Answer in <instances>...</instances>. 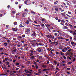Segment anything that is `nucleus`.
I'll return each mask as SVG.
<instances>
[{"mask_svg": "<svg viewBox=\"0 0 76 76\" xmlns=\"http://www.w3.org/2000/svg\"><path fill=\"white\" fill-rule=\"evenodd\" d=\"M73 47H75L76 45V43L73 42H72L71 43Z\"/></svg>", "mask_w": 76, "mask_h": 76, "instance_id": "f257e3e1", "label": "nucleus"}, {"mask_svg": "<svg viewBox=\"0 0 76 76\" xmlns=\"http://www.w3.org/2000/svg\"><path fill=\"white\" fill-rule=\"evenodd\" d=\"M67 49L66 48H64L62 50V51L63 52V53H65V52H66V51H67Z\"/></svg>", "mask_w": 76, "mask_h": 76, "instance_id": "f03ea898", "label": "nucleus"}, {"mask_svg": "<svg viewBox=\"0 0 76 76\" xmlns=\"http://www.w3.org/2000/svg\"><path fill=\"white\" fill-rule=\"evenodd\" d=\"M26 15H27V13L26 12H24L22 15V17H23V18H24L25 17Z\"/></svg>", "mask_w": 76, "mask_h": 76, "instance_id": "7ed1b4c3", "label": "nucleus"}, {"mask_svg": "<svg viewBox=\"0 0 76 76\" xmlns=\"http://www.w3.org/2000/svg\"><path fill=\"white\" fill-rule=\"evenodd\" d=\"M41 51H45V49L44 47H40Z\"/></svg>", "mask_w": 76, "mask_h": 76, "instance_id": "20e7f679", "label": "nucleus"}, {"mask_svg": "<svg viewBox=\"0 0 76 76\" xmlns=\"http://www.w3.org/2000/svg\"><path fill=\"white\" fill-rule=\"evenodd\" d=\"M12 29L13 31H17L18 30V28H12Z\"/></svg>", "mask_w": 76, "mask_h": 76, "instance_id": "39448f33", "label": "nucleus"}, {"mask_svg": "<svg viewBox=\"0 0 76 76\" xmlns=\"http://www.w3.org/2000/svg\"><path fill=\"white\" fill-rule=\"evenodd\" d=\"M3 45H4L5 47H7L8 44H7V43H6V42H4L3 43Z\"/></svg>", "mask_w": 76, "mask_h": 76, "instance_id": "423d86ee", "label": "nucleus"}, {"mask_svg": "<svg viewBox=\"0 0 76 76\" xmlns=\"http://www.w3.org/2000/svg\"><path fill=\"white\" fill-rule=\"evenodd\" d=\"M39 60H42V56H39Z\"/></svg>", "mask_w": 76, "mask_h": 76, "instance_id": "0eeeda50", "label": "nucleus"}, {"mask_svg": "<svg viewBox=\"0 0 76 76\" xmlns=\"http://www.w3.org/2000/svg\"><path fill=\"white\" fill-rule=\"evenodd\" d=\"M33 33L31 34V36H35V37H36V35H35L36 33L34 32H33Z\"/></svg>", "mask_w": 76, "mask_h": 76, "instance_id": "6e6552de", "label": "nucleus"}, {"mask_svg": "<svg viewBox=\"0 0 76 76\" xmlns=\"http://www.w3.org/2000/svg\"><path fill=\"white\" fill-rule=\"evenodd\" d=\"M42 66L43 68H46L47 67V66L45 65H42Z\"/></svg>", "mask_w": 76, "mask_h": 76, "instance_id": "1a4fd4ad", "label": "nucleus"}, {"mask_svg": "<svg viewBox=\"0 0 76 76\" xmlns=\"http://www.w3.org/2000/svg\"><path fill=\"white\" fill-rule=\"evenodd\" d=\"M58 39H65L64 38L62 37H59L58 38Z\"/></svg>", "mask_w": 76, "mask_h": 76, "instance_id": "9d476101", "label": "nucleus"}, {"mask_svg": "<svg viewBox=\"0 0 76 76\" xmlns=\"http://www.w3.org/2000/svg\"><path fill=\"white\" fill-rule=\"evenodd\" d=\"M63 28V29H68V27L66 26H64Z\"/></svg>", "mask_w": 76, "mask_h": 76, "instance_id": "9b49d317", "label": "nucleus"}, {"mask_svg": "<svg viewBox=\"0 0 76 76\" xmlns=\"http://www.w3.org/2000/svg\"><path fill=\"white\" fill-rule=\"evenodd\" d=\"M37 51L39 52H41V47H40L39 48L37 49Z\"/></svg>", "mask_w": 76, "mask_h": 76, "instance_id": "f8f14e48", "label": "nucleus"}, {"mask_svg": "<svg viewBox=\"0 0 76 76\" xmlns=\"http://www.w3.org/2000/svg\"><path fill=\"white\" fill-rule=\"evenodd\" d=\"M46 37L48 38H51V35H46Z\"/></svg>", "mask_w": 76, "mask_h": 76, "instance_id": "ddd939ff", "label": "nucleus"}, {"mask_svg": "<svg viewBox=\"0 0 76 76\" xmlns=\"http://www.w3.org/2000/svg\"><path fill=\"white\" fill-rule=\"evenodd\" d=\"M59 49H60V50H62V49H63V47L61 45L59 47Z\"/></svg>", "mask_w": 76, "mask_h": 76, "instance_id": "4468645a", "label": "nucleus"}, {"mask_svg": "<svg viewBox=\"0 0 76 76\" xmlns=\"http://www.w3.org/2000/svg\"><path fill=\"white\" fill-rule=\"evenodd\" d=\"M45 26H46L48 28V27H50V24H45Z\"/></svg>", "mask_w": 76, "mask_h": 76, "instance_id": "2eb2a0df", "label": "nucleus"}, {"mask_svg": "<svg viewBox=\"0 0 76 76\" xmlns=\"http://www.w3.org/2000/svg\"><path fill=\"white\" fill-rule=\"evenodd\" d=\"M72 35L73 36H74V37H76V33L75 32L73 33Z\"/></svg>", "mask_w": 76, "mask_h": 76, "instance_id": "dca6fc26", "label": "nucleus"}, {"mask_svg": "<svg viewBox=\"0 0 76 76\" xmlns=\"http://www.w3.org/2000/svg\"><path fill=\"white\" fill-rule=\"evenodd\" d=\"M16 51H17V50L16 49L13 50L12 51V52H14V53H16Z\"/></svg>", "mask_w": 76, "mask_h": 76, "instance_id": "f3484780", "label": "nucleus"}, {"mask_svg": "<svg viewBox=\"0 0 76 76\" xmlns=\"http://www.w3.org/2000/svg\"><path fill=\"white\" fill-rule=\"evenodd\" d=\"M31 13L32 14H33V15H35V13L33 11H31Z\"/></svg>", "mask_w": 76, "mask_h": 76, "instance_id": "a211bd4d", "label": "nucleus"}, {"mask_svg": "<svg viewBox=\"0 0 76 76\" xmlns=\"http://www.w3.org/2000/svg\"><path fill=\"white\" fill-rule=\"evenodd\" d=\"M50 38H52V39H54V36L51 35V36H50Z\"/></svg>", "mask_w": 76, "mask_h": 76, "instance_id": "6ab92c4d", "label": "nucleus"}, {"mask_svg": "<svg viewBox=\"0 0 76 76\" xmlns=\"http://www.w3.org/2000/svg\"><path fill=\"white\" fill-rule=\"evenodd\" d=\"M18 38H19L20 39H22V36H18Z\"/></svg>", "mask_w": 76, "mask_h": 76, "instance_id": "aec40b11", "label": "nucleus"}, {"mask_svg": "<svg viewBox=\"0 0 76 76\" xmlns=\"http://www.w3.org/2000/svg\"><path fill=\"white\" fill-rule=\"evenodd\" d=\"M9 58V57L5 58V61H7V60H8Z\"/></svg>", "mask_w": 76, "mask_h": 76, "instance_id": "412c9836", "label": "nucleus"}, {"mask_svg": "<svg viewBox=\"0 0 76 76\" xmlns=\"http://www.w3.org/2000/svg\"><path fill=\"white\" fill-rule=\"evenodd\" d=\"M26 23L27 24H29V21L28 20H27L26 21Z\"/></svg>", "mask_w": 76, "mask_h": 76, "instance_id": "4be33fe9", "label": "nucleus"}, {"mask_svg": "<svg viewBox=\"0 0 76 76\" xmlns=\"http://www.w3.org/2000/svg\"><path fill=\"white\" fill-rule=\"evenodd\" d=\"M60 54H61V56H64V53H63V52H60Z\"/></svg>", "mask_w": 76, "mask_h": 76, "instance_id": "5701e85b", "label": "nucleus"}, {"mask_svg": "<svg viewBox=\"0 0 76 76\" xmlns=\"http://www.w3.org/2000/svg\"><path fill=\"white\" fill-rule=\"evenodd\" d=\"M6 65H7V66H8V65H9V62L7 61L6 62Z\"/></svg>", "mask_w": 76, "mask_h": 76, "instance_id": "b1692460", "label": "nucleus"}, {"mask_svg": "<svg viewBox=\"0 0 76 76\" xmlns=\"http://www.w3.org/2000/svg\"><path fill=\"white\" fill-rule=\"evenodd\" d=\"M61 15L63 16H64V17H66V15H64V14L63 13H62L61 14Z\"/></svg>", "mask_w": 76, "mask_h": 76, "instance_id": "393cba45", "label": "nucleus"}, {"mask_svg": "<svg viewBox=\"0 0 76 76\" xmlns=\"http://www.w3.org/2000/svg\"><path fill=\"white\" fill-rule=\"evenodd\" d=\"M8 60L9 61H12V59L11 58L8 59Z\"/></svg>", "mask_w": 76, "mask_h": 76, "instance_id": "a878e982", "label": "nucleus"}, {"mask_svg": "<svg viewBox=\"0 0 76 76\" xmlns=\"http://www.w3.org/2000/svg\"><path fill=\"white\" fill-rule=\"evenodd\" d=\"M14 25H17V24H18V23L16 22H15L14 23Z\"/></svg>", "mask_w": 76, "mask_h": 76, "instance_id": "bb28decb", "label": "nucleus"}, {"mask_svg": "<svg viewBox=\"0 0 76 76\" xmlns=\"http://www.w3.org/2000/svg\"><path fill=\"white\" fill-rule=\"evenodd\" d=\"M26 32H27V33H28V32H30V30L29 29H27L26 31Z\"/></svg>", "mask_w": 76, "mask_h": 76, "instance_id": "cd10ccee", "label": "nucleus"}, {"mask_svg": "<svg viewBox=\"0 0 76 76\" xmlns=\"http://www.w3.org/2000/svg\"><path fill=\"white\" fill-rule=\"evenodd\" d=\"M48 69H43V71H47Z\"/></svg>", "mask_w": 76, "mask_h": 76, "instance_id": "c85d7f7f", "label": "nucleus"}, {"mask_svg": "<svg viewBox=\"0 0 76 76\" xmlns=\"http://www.w3.org/2000/svg\"><path fill=\"white\" fill-rule=\"evenodd\" d=\"M35 56H32L31 57V58H32V59H33V60H34V58H35Z\"/></svg>", "mask_w": 76, "mask_h": 76, "instance_id": "c756f323", "label": "nucleus"}, {"mask_svg": "<svg viewBox=\"0 0 76 76\" xmlns=\"http://www.w3.org/2000/svg\"><path fill=\"white\" fill-rule=\"evenodd\" d=\"M53 62L55 64V65H57V61H53Z\"/></svg>", "mask_w": 76, "mask_h": 76, "instance_id": "7c9ffc66", "label": "nucleus"}, {"mask_svg": "<svg viewBox=\"0 0 76 76\" xmlns=\"http://www.w3.org/2000/svg\"><path fill=\"white\" fill-rule=\"evenodd\" d=\"M28 2V0H26L24 1V3L26 4H27V2Z\"/></svg>", "mask_w": 76, "mask_h": 76, "instance_id": "2f4dec72", "label": "nucleus"}, {"mask_svg": "<svg viewBox=\"0 0 76 76\" xmlns=\"http://www.w3.org/2000/svg\"><path fill=\"white\" fill-rule=\"evenodd\" d=\"M61 22L62 23H65V21L63 20H61Z\"/></svg>", "mask_w": 76, "mask_h": 76, "instance_id": "473e14b6", "label": "nucleus"}, {"mask_svg": "<svg viewBox=\"0 0 76 76\" xmlns=\"http://www.w3.org/2000/svg\"><path fill=\"white\" fill-rule=\"evenodd\" d=\"M14 74L12 72L10 73V76H12V75H13Z\"/></svg>", "mask_w": 76, "mask_h": 76, "instance_id": "72a5a7b5", "label": "nucleus"}, {"mask_svg": "<svg viewBox=\"0 0 76 76\" xmlns=\"http://www.w3.org/2000/svg\"><path fill=\"white\" fill-rule=\"evenodd\" d=\"M36 61V62H37L38 63H39V60L38 59H37Z\"/></svg>", "mask_w": 76, "mask_h": 76, "instance_id": "f704fd0d", "label": "nucleus"}, {"mask_svg": "<svg viewBox=\"0 0 76 76\" xmlns=\"http://www.w3.org/2000/svg\"><path fill=\"white\" fill-rule=\"evenodd\" d=\"M16 65L18 66H19V63L17 62L16 64Z\"/></svg>", "mask_w": 76, "mask_h": 76, "instance_id": "c9c22d12", "label": "nucleus"}, {"mask_svg": "<svg viewBox=\"0 0 76 76\" xmlns=\"http://www.w3.org/2000/svg\"><path fill=\"white\" fill-rule=\"evenodd\" d=\"M20 27H23V28L24 27V26H22V24H20Z\"/></svg>", "mask_w": 76, "mask_h": 76, "instance_id": "e433bc0d", "label": "nucleus"}, {"mask_svg": "<svg viewBox=\"0 0 76 76\" xmlns=\"http://www.w3.org/2000/svg\"><path fill=\"white\" fill-rule=\"evenodd\" d=\"M60 65V64L59 63H58L57 64V66H56V67H58Z\"/></svg>", "mask_w": 76, "mask_h": 76, "instance_id": "4c0bfd02", "label": "nucleus"}, {"mask_svg": "<svg viewBox=\"0 0 76 76\" xmlns=\"http://www.w3.org/2000/svg\"><path fill=\"white\" fill-rule=\"evenodd\" d=\"M76 37H75V36H74V39L75 41H76Z\"/></svg>", "mask_w": 76, "mask_h": 76, "instance_id": "58836bf2", "label": "nucleus"}, {"mask_svg": "<svg viewBox=\"0 0 76 76\" xmlns=\"http://www.w3.org/2000/svg\"><path fill=\"white\" fill-rule=\"evenodd\" d=\"M68 14H69V15H70V14H71L72 13L71 12H69L68 11Z\"/></svg>", "mask_w": 76, "mask_h": 76, "instance_id": "ea45409f", "label": "nucleus"}, {"mask_svg": "<svg viewBox=\"0 0 76 76\" xmlns=\"http://www.w3.org/2000/svg\"><path fill=\"white\" fill-rule=\"evenodd\" d=\"M22 37H23V38H25V34H23L22 35Z\"/></svg>", "mask_w": 76, "mask_h": 76, "instance_id": "a19ab883", "label": "nucleus"}, {"mask_svg": "<svg viewBox=\"0 0 76 76\" xmlns=\"http://www.w3.org/2000/svg\"><path fill=\"white\" fill-rule=\"evenodd\" d=\"M33 62H34V64H35V65H37V62H35V61H34Z\"/></svg>", "mask_w": 76, "mask_h": 76, "instance_id": "79ce46f5", "label": "nucleus"}, {"mask_svg": "<svg viewBox=\"0 0 76 76\" xmlns=\"http://www.w3.org/2000/svg\"><path fill=\"white\" fill-rule=\"evenodd\" d=\"M72 62H69L68 63V64H72Z\"/></svg>", "mask_w": 76, "mask_h": 76, "instance_id": "37998d69", "label": "nucleus"}, {"mask_svg": "<svg viewBox=\"0 0 76 76\" xmlns=\"http://www.w3.org/2000/svg\"><path fill=\"white\" fill-rule=\"evenodd\" d=\"M62 63H66V62L65 61H62Z\"/></svg>", "mask_w": 76, "mask_h": 76, "instance_id": "c03bdc74", "label": "nucleus"}, {"mask_svg": "<svg viewBox=\"0 0 76 76\" xmlns=\"http://www.w3.org/2000/svg\"><path fill=\"white\" fill-rule=\"evenodd\" d=\"M69 32H70V33H71V34H72V33H73V31L72 30H70L69 31Z\"/></svg>", "mask_w": 76, "mask_h": 76, "instance_id": "a18cd8bd", "label": "nucleus"}, {"mask_svg": "<svg viewBox=\"0 0 76 76\" xmlns=\"http://www.w3.org/2000/svg\"><path fill=\"white\" fill-rule=\"evenodd\" d=\"M63 58H64V59H66V58H67L65 56H63Z\"/></svg>", "mask_w": 76, "mask_h": 76, "instance_id": "49530a36", "label": "nucleus"}, {"mask_svg": "<svg viewBox=\"0 0 76 76\" xmlns=\"http://www.w3.org/2000/svg\"><path fill=\"white\" fill-rule=\"evenodd\" d=\"M3 50V48H0V50L1 51H2Z\"/></svg>", "mask_w": 76, "mask_h": 76, "instance_id": "de8ad7c7", "label": "nucleus"}, {"mask_svg": "<svg viewBox=\"0 0 76 76\" xmlns=\"http://www.w3.org/2000/svg\"><path fill=\"white\" fill-rule=\"evenodd\" d=\"M69 40V39H65V41H68Z\"/></svg>", "mask_w": 76, "mask_h": 76, "instance_id": "09e8293b", "label": "nucleus"}, {"mask_svg": "<svg viewBox=\"0 0 76 76\" xmlns=\"http://www.w3.org/2000/svg\"><path fill=\"white\" fill-rule=\"evenodd\" d=\"M59 54V53L58 52H56V54H57V55H58Z\"/></svg>", "mask_w": 76, "mask_h": 76, "instance_id": "8fccbe9b", "label": "nucleus"}, {"mask_svg": "<svg viewBox=\"0 0 76 76\" xmlns=\"http://www.w3.org/2000/svg\"><path fill=\"white\" fill-rule=\"evenodd\" d=\"M65 15H66V16H68V17H69V18L70 17V16L69 15L66 14Z\"/></svg>", "mask_w": 76, "mask_h": 76, "instance_id": "3c124183", "label": "nucleus"}, {"mask_svg": "<svg viewBox=\"0 0 76 76\" xmlns=\"http://www.w3.org/2000/svg\"><path fill=\"white\" fill-rule=\"evenodd\" d=\"M3 16V15L2 14H0V18H1Z\"/></svg>", "mask_w": 76, "mask_h": 76, "instance_id": "603ef678", "label": "nucleus"}, {"mask_svg": "<svg viewBox=\"0 0 76 76\" xmlns=\"http://www.w3.org/2000/svg\"><path fill=\"white\" fill-rule=\"evenodd\" d=\"M34 22L37 25V24H38V23H37V21H34Z\"/></svg>", "mask_w": 76, "mask_h": 76, "instance_id": "864d4df0", "label": "nucleus"}, {"mask_svg": "<svg viewBox=\"0 0 76 76\" xmlns=\"http://www.w3.org/2000/svg\"><path fill=\"white\" fill-rule=\"evenodd\" d=\"M55 10H56V11H58V8H55Z\"/></svg>", "mask_w": 76, "mask_h": 76, "instance_id": "5fc2aeb1", "label": "nucleus"}, {"mask_svg": "<svg viewBox=\"0 0 76 76\" xmlns=\"http://www.w3.org/2000/svg\"><path fill=\"white\" fill-rule=\"evenodd\" d=\"M12 13H13V14H15L16 13V12L15 11H12Z\"/></svg>", "mask_w": 76, "mask_h": 76, "instance_id": "6e6d98bb", "label": "nucleus"}, {"mask_svg": "<svg viewBox=\"0 0 76 76\" xmlns=\"http://www.w3.org/2000/svg\"><path fill=\"white\" fill-rule=\"evenodd\" d=\"M30 56H33V54H32V53H31L30 54Z\"/></svg>", "mask_w": 76, "mask_h": 76, "instance_id": "4d7b16f0", "label": "nucleus"}, {"mask_svg": "<svg viewBox=\"0 0 76 76\" xmlns=\"http://www.w3.org/2000/svg\"><path fill=\"white\" fill-rule=\"evenodd\" d=\"M36 69H38V66L37 65H36Z\"/></svg>", "mask_w": 76, "mask_h": 76, "instance_id": "13d9d810", "label": "nucleus"}, {"mask_svg": "<svg viewBox=\"0 0 76 76\" xmlns=\"http://www.w3.org/2000/svg\"><path fill=\"white\" fill-rule=\"evenodd\" d=\"M34 75H38V73H34Z\"/></svg>", "mask_w": 76, "mask_h": 76, "instance_id": "bf43d9fd", "label": "nucleus"}, {"mask_svg": "<svg viewBox=\"0 0 76 76\" xmlns=\"http://www.w3.org/2000/svg\"><path fill=\"white\" fill-rule=\"evenodd\" d=\"M67 70H70V68H67Z\"/></svg>", "mask_w": 76, "mask_h": 76, "instance_id": "052dcab7", "label": "nucleus"}, {"mask_svg": "<svg viewBox=\"0 0 76 76\" xmlns=\"http://www.w3.org/2000/svg\"><path fill=\"white\" fill-rule=\"evenodd\" d=\"M10 42V41L9 40H8L7 41V42H8V43H9Z\"/></svg>", "mask_w": 76, "mask_h": 76, "instance_id": "680f3d73", "label": "nucleus"}, {"mask_svg": "<svg viewBox=\"0 0 76 76\" xmlns=\"http://www.w3.org/2000/svg\"><path fill=\"white\" fill-rule=\"evenodd\" d=\"M69 26H70V27H72V25L70 24H69Z\"/></svg>", "mask_w": 76, "mask_h": 76, "instance_id": "e2e57ef3", "label": "nucleus"}, {"mask_svg": "<svg viewBox=\"0 0 76 76\" xmlns=\"http://www.w3.org/2000/svg\"><path fill=\"white\" fill-rule=\"evenodd\" d=\"M25 12H27V11H28V9H25Z\"/></svg>", "mask_w": 76, "mask_h": 76, "instance_id": "0e129e2a", "label": "nucleus"}, {"mask_svg": "<svg viewBox=\"0 0 76 76\" xmlns=\"http://www.w3.org/2000/svg\"><path fill=\"white\" fill-rule=\"evenodd\" d=\"M41 26H42L43 27V26H44V24H42L41 25Z\"/></svg>", "mask_w": 76, "mask_h": 76, "instance_id": "69168bd1", "label": "nucleus"}, {"mask_svg": "<svg viewBox=\"0 0 76 76\" xmlns=\"http://www.w3.org/2000/svg\"><path fill=\"white\" fill-rule=\"evenodd\" d=\"M48 41H49V42H51V40H50V39H49L48 40Z\"/></svg>", "mask_w": 76, "mask_h": 76, "instance_id": "338daca9", "label": "nucleus"}, {"mask_svg": "<svg viewBox=\"0 0 76 76\" xmlns=\"http://www.w3.org/2000/svg\"><path fill=\"white\" fill-rule=\"evenodd\" d=\"M27 76H31V75L29 74H27Z\"/></svg>", "mask_w": 76, "mask_h": 76, "instance_id": "774afa93", "label": "nucleus"}]
</instances>
